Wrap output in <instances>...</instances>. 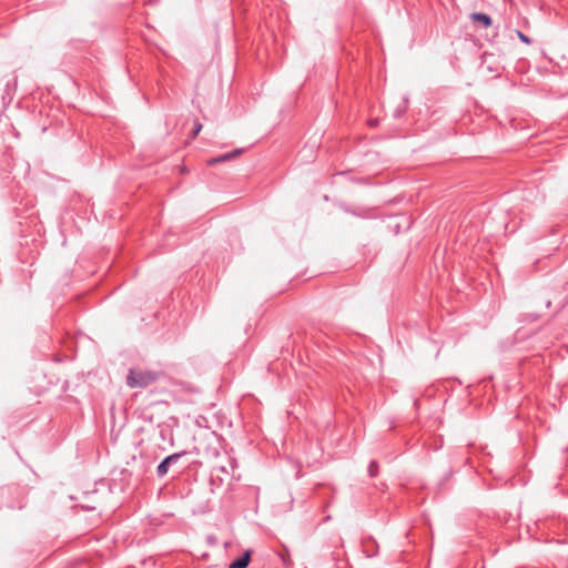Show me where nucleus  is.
I'll use <instances>...</instances> for the list:
<instances>
[{"mask_svg": "<svg viewBox=\"0 0 568 568\" xmlns=\"http://www.w3.org/2000/svg\"><path fill=\"white\" fill-rule=\"evenodd\" d=\"M377 471H378V464L376 460H372L368 465V474L371 477H375L377 476Z\"/></svg>", "mask_w": 568, "mask_h": 568, "instance_id": "nucleus-7", "label": "nucleus"}, {"mask_svg": "<svg viewBox=\"0 0 568 568\" xmlns=\"http://www.w3.org/2000/svg\"><path fill=\"white\" fill-rule=\"evenodd\" d=\"M516 33H517V37L519 38V40L526 44H530L531 43V39L529 37H527L525 33H523L521 31L519 30H516Z\"/></svg>", "mask_w": 568, "mask_h": 568, "instance_id": "nucleus-8", "label": "nucleus"}, {"mask_svg": "<svg viewBox=\"0 0 568 568\" xmlns=\"http://www.w3.org/2000/svg\"><path fill=\"white\" fill-rule=\"evenodd\" d=\"M368 124L372 126V128H375L378 125V120L377 119H371L368 121Z\"/></svg>", "mask_w": 568, "mask_h": 568, "instance_id": "nucleus-10", "label": "nucleus"}, {"mask_svg": "<svg viewBox=\"0 0 568 568\" xmlns=\"http://www.w3.org/2000/svg\"><path fill=\"white\" fill-rule=\"evenodd\" d=\"M473 22H478L480 23L484 28H489L493 23V20L491 18L486 14V13H483V12H474L471 16H470Z\"/></svg>", "mask_w": 568, "mask_h": 568, "instance_id": "nucleus-5", "label": "nucleus"}, {"mask_svg": "<svg viewBox=\"0 0 568 568\" xmlns=\"http://www.w3.org/2000/svg\"><path fill=\"white\" fill-rule=\"evenodd\" d=\"M251 561V551L246 550L241 557L233 560L229 568H246Z\"/></svg>", "mask_w": 568, "mask_h": 568, "instance_id": "nucleus-3", "label": "nucleus"}, {"mask_svg": "<svg viewBox=\"0 0 568 568\" xmlns=\"http://www.w3.org/2000/svg\"><path fill=\"white\" fill-rule=\"evenodd\" d=\"M201 130H202V124L196 122L194 125L193 132H192L193 138H195L200 133Z\"/></svg>", "mask_w": 568, "mask_h": 568, "instance_id": "nucleus-9", "label": "nucleus"}, {"mask_svg": "<svg viewBox=\"0 0 568 568\" xmlns=\"http://www.w3.org/2000/svg\"><path fill=\"white\" fill-rule=\"evenodd\" d=\"M242 152H243V149H236V150H234L232 152H229V153L222 154V155H220L217 158L211 159L209 161V164L213 165L215 163L230 161V160L234 159L235 156L240 155Z\"/></svg>", "mask_w": 568, "mask_h": 568, "instance_id": "nucleus-4", "label": "nucleus"}, {"mask_svg": "<svg viewBox=\"0 0 568 568\" xmlns=\"http://www.w3.org/2000/svg\"><path fill=\"white\" fill-rule=\"evenodd\" d=\"M155 381V377L150 372H141L135 369H130L126 376V384L131 388L135 387H145L152 384Z\"/></svg>", "mask_w": 568, "mask_h": 568, "instance_id": "nucleus-1", "label": "nucleus"}, {"mask_svg": "<svg viewBox=\"0 0 568 568\" xmlns=\"http://www.w3.org/2000/svg\"><path fill=\"white\" fill-rule=\"evenodd\" d=\"M343 210L352 215H355V216H358V217H363V219H366L368 217V210L366 209H357V210H353V209H349V207H346L344 206Z\"/></svg>", "mask_w": 568, "mask_h": 568, "instance_id": "nucleus-6", "label": "nucleus"}, {"mask_svg": "<svg viewBox=\"0 0 568 568\" xmlns=\"http://www.w3.org/2000/svg\"><path fill=\"white\" fill-rule=\"evenodd\" d=\"M186 454V450H182L166 456L156 467V475L159 477L165 476L169 471L170 466L175 464L181 457L185 456Z\"/></svg>", "mask_w": 568, "mask_h": 568, "instance_id": "nucleus-2", "label": "nucleus"}, {"mask_svg": "<svg viewBox=\"0 0 568 568\" xmlns=\"http://www.w3.org/2000/svg\"><path fill=\"white\" fill-rule=\"evenodd\" d=\"M405 109H406V106H404V109H403V110H399V109H398V110H396V112H395V116H396V118H399V116L402 115V113H403V112H405Z\"/></svg>", "mask_w": 568, "mask_h": 568, "instance_id": "nucleus-11", "label": "nucleus"}]
</instances>
